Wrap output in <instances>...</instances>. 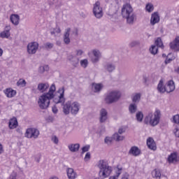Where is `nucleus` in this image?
Instances as JSON below:
<instances>
[{"label":"nucleus","instance_id":"f257e3e1","mask_svg":"<svg viewBox=\"0 0 179 179\" xmlns=\"http://www.w3.org/2000/svg\"><path fill=\"white\" fill-rule=\"evenodd\" d=\"M55 90H57L55 84H52L49 88L48 92L43 94L39 97L38 104L41 110L48 108V106H50V101L52 100V99H53V101L55 104L65 103V98L64 97L65 87H62L58 90V93H59V96H54Z\"/></svg>","mask_w":179,"mask_h":179},{"label":"nucleus","instance_id":"f03ea898","mask_svg":"<svg viewBox=\"0 0 179 179\" xmlns=\"http://www.w3.org/2000/svg\"><path fill=\"white\" fill-rule=\"evenodd\" d=\"M122 15L127 19V24L132 25L136 21V15L134 13V8L129 3L124 4L122 8Z\"/></svg>","mask_w":179,"mask_h":179},{"label":"nucleus","instance_id":"7ed1b4c3","mask_svg":"<svg viewBox=\"0 0 179 179\" xmlns=\"http://www.w3.org/2000/svg\"><path fill=\"white\" fill-rule=\"evenodd\" d=\"M160 118H162V112H160V110L156 109L154 113L152 112L148 113L144 118V124L151 127H157L160 124Z\"/></svg>","mask_w":179,"mask_h":179},{"label":"nucleus","instance_id":"20e7f679","mask_svg":"<svg viewBox=\"0 0 179 179\" xmlns=\"http://www.w3.org/2000/svg\"><path fill=\"white\" fill-rule=\"evenodd\" d=\"M121 92L118 90H110L105 96V103L106 104H113L117 103L121 99Z\"/></svg>","mask_w":179,"mask_h":179},{"label":"nucleus","instance_id":"39448f33","mask_svg":"<svg viewBox=\"0 0 179 179\" xmlns=\"http://www.w3.org/2000/svg\"><path fill=\"white\" fill-rule=\"evenodd\" d=\"M98 166L100 169L99 173L100 177H103V178L110 177V174H111V172L113 171V168L108 166L107 162L104 160H100Z\"/></svg>","mask_w":179,"mask_h":179},{"label":"nucleus","instance_id":"423d86ee","mask_svg":"<svg viewBox=\"0 0 179 179\" xmlns=\"http://www.w3.org/2000/svg\"><path fill=\"white\" fill-rule=\"evenodd\" d=\"M40 135V131L36 128L27 129L25 133V137L28 138H33L34 139H37Z\"/></svg>","mask_w":179,"mask_h":179},{"label":"nucleus","instance_id":"0eeeda50","mask_svg":"<svg viewBox=\"0 0 179 179\" xmlns=\"http://www.w3.org/2000/svg\"><path fill=\"white\" fill-rule=\"evenodd\" d=\"M93 13L96 19L103 17V8L100 6V1H96L94 4Z\"/></svg>","mask_w":179,"mask_h":179},{"label":"nucleus","instance_id":"6e6552de","mask_svg":"<svg viewBox=\"0 0 179 179\" xmlns=\"http://www.w3.org/2000/svg\"><path fill=\"white\" fill-rule=\"evenodd\" d=\"M38 50V43L31 42L27 45V52L28 54L33 55L37 52Z\"/></svg>","mask_w":179,"mask_h":179},{"label":"nucleus","instance_id":"1a4fd4ad","mask_svg":"<svg viewBox=\"0 0 179 179\" xmlns=\"http://www.w3.org/2000/svg\"><path fill=\"white\" fill-rule=\"evenodd\" d=\"M101 58V52L97 49L92 50V56L91 57V61L92 64H97Z\"/></svg>","mask_w":179,"mask_h":179},{"label":"nucleus","instance_id":"9d476101","mask_svg":"<svg viewBox=\"0 0 179 179\" xmlns=\"http://www.w3.org/2000/svg\"><path fill=\"white\" fill-rule=\"evenodd\" d=\"M116 68L115 64L113 62H106L103 65V69H105L106 72H108V73H113Z\"/></svg>","mask_w":179,"mask_h":179},{"label":"nucleus","instance_id":"9b49d317","mask_svg":"<svg viewBox=\"0 0 179 179\" xmlns=\"http://www.w3.org/2000/svg\"><path fill=\"white\" fill-rule=\"evenodd\" d=\"M108 113L105 108L101 109L99 112V122L103 123L107 121Z\"/></svg>","mask_w":179,"mask_h":179},{"label":"nucleus","instance_id":"f8f14e48","mask_svg":"<svg viewBox=\"0 0 179 179\" xmlns=\"http://www.w3.org/2000/svg\"><path fill=\"white\" fill-rule=\"evenodd\" d=\"M80 105L78 102H73L71 103V113L73 115H76L79 113Z\"/></svg>","mask_w":179,"mask_h":179},{"label":"nucleus","instance_id":"ddd939ff","mask_svg":"<svg viewBox=\"0 0 179 179\" xmlns=\"http://www.w3.org/2000/svg\"><path fill=\"white\" fill-rule=\"evenodd\" d=\"M10 25L6 26L1 33H0V37L1 38H9L10 37Z\"/></svg>","mask_w":179,"mask_h":179},{"label":"nucleus","instance_id":"4468645a","mask_svg":"<svg viewBox=\"0 0 179 179\" xmlns=\"http://www.w3.org/2000/svg\"><path fill=\"white\" fill-rule=\"evenodd\" d=\"M169 47L171 50L179 51V36H176L174 41L170 43Z\"/></svg>","mask_w":179,"mask_h":179},{"label":"nucleus","instance_id":"2eb2a0df","mask_svg":"<svg viewBox=\"0 0 179 179\" xmlns=\"http://www.w3.org/2000/svg\"><path fill=\"white\" fill-rule=\"evenodd\" d=\"M50 88V84L48 83H41L38 85L37 89L41 93H44L47 92Z\"/></svg>","mask_w":179,"mask_h":179},{"label":"nucleus","instance_id":"dca6fc26","mask_svg":"<svg viewBox=\"0 0 179 179\" xmlns=\"http://www.w3.org/2000/svg\"><path fill=\"white\" fill-rule=\"evenodd\" d=\"M147 145L148 149H150L151 150H156V149H157V147L156 146V143L152 137H150L147 139Z\"/></svg>","mask_w":179,"mask_h":179},{"label":"nucleus","instance_id":"f3484780","mask_svg":"<svg viewBox=\"0 0 179 179\" xmlns=\"http://www.w3.org/2000/svg\"><path fill=\"white\" fill-rule=\"evenodd\" d=\"M159 22H160L159 13L157 12L152 13L150 19V24L152 26H155V24H156V23H159Z\"/></svg>","mask_w":179,"mask_h":179},{"label":"nucleus","instance_id":"a211bd4d","mask_svg":"<svg viewBox=\"0 0 179 179\" xmlns=\"http://www.w3.org/2000/svg\"><path fill=\"white\" fill-rule=\"evenodd\" d=\"M3 93L8 99H12V97H15V96H16V90H12V88H7L4 90Z\"/></svg>","mask_w":179,"mask_h":179},{"label":"nucleus","instance_id":"6ab92c4d","mask_svg":"<svg viewBox=\"0 0 179 179\" xmlns=\"http://www.w3.org/2000/svg\"><path fill=\"white\" fill-rule=\"evenodd\" d=\"M166 93H171L176 90V84L173 80H169L166 87Z\"/></svg>","mask_w":179,"mask_h":179},{"label":"nucleus","instance_id":"aec40b11","mask_svg":"<svg viewBox=\"0 0 179 179\" xmlns=\"http://www.w3.org/2000/svg\"><path fill=\"white\" fill-rule=\"evenodd\" d=\"M69 150L72 153H75L76 152H79V149L80 148V144L79 143H71L68 145Z\"/></svg>","mask_w":179,"mask_h":179},{"label":"nucleus","instance_id":"412c9836","mask_svg":"<svg viewBox=\"0 0 179 179\" xmlns=\"http://www.w3.org/2000/svg\"><path fill=\"white\" fill-rule=\"evenodd\" d=\"M70 34H71V28H67L63 36L64 43H66V45L71 43V38H69Z\"/></svg>","mask_w":179,"mask_h":179},{"label":"nucleus","instance_id":"4be33fe9","mask_svg":"<svg viewBox=\"0 0 179 179\" xmlns=\"http://www.w3.org/2000/svg\"><path fill=\"white\" fill-rule=\"evenodd\" d=\"M69 61L74 68H78L79 65V59L73 55L69 56Z\"/></svg>","mask_w":179,"mask_h":179},{"label":"nucleus","instance_id":"5701e85b","mask_svg":"<svg viewBox=\"0 0 179 179\" xmlns=\"http://www.w3.org/2000/svg\"><path fill=\"white\" fill-rule=\"evenodd\" d=\"M129 155H132L133 156H139L141 155V149L138 148L137 146H132L129 151Z\"/></svg>","mask_w":179,"mask_h":179},{"label":"nucleus","instance_id":"b1692460","mask_svg":"<svg viewBox=\"0 0 179 179\" xmlns=\"http://www.w3.org/2000/svg\"><path fill=\"white\" fill-rule=\"evenodd\" d=\"M169 163H177L178 162V157L177 155V152L171 153L168 157Z\"/></svg>","mask_w":179,"mask_h":179},{"label":"nucleus","instance_id":"393cba45","mask_svg":"<svg viewBox=\"0 0 179 179\" xmlns=\"http://www.w3.org/2000/svg\"><path fill=\"white\" fill-rule=\"evenodd\" d=\"M157 89L159 93H161V94L166 93V87L164 86L163 80H159Z\"/></svg>","mask_w":179,"mask_h":179},{"label":"nucleus","instance_id":"a878e982","mask_svg":"<svg viewBox=\"0 0 179 179\" xmlns=\"http://www.w3.org/2000/svg\"><path fill=\"white\" fill-rule=\"evenodd\" d=\"M10 20L13 24L17 26V24H19V20H20V17L19 15L13 14L10 15Z\"/></svg>","mask_w":179,"mask_h":179},{"label":"nucleus","instance_id":"bb28decb","mask_svg":"<svg viewBox=\"0 0 179 179\" xmlns=\"http://www.w3.org/2000/svg\"><path fill=\"white\" fill-rule=\"evenodd\" d=\"M8 127L10 129H15L17 127V119L16 117H13L10 120L8 123Z\"/></svg>","mask_w":179,"mask_h":179},{"label":"nucleus","instance_id":"cd10ccee","mask_svg":"<svg viewBox=\"0 0 179 179\" xmlns=\"http://www.w3.org/2000/svg\"><path fill=\"white\" fill-rule=\"evenodd\" d=\"M63 113L65 115H68L71 113V101H68L64 105Z\"/></svg>","mask_w":179,"mask_h":179},{"label":"nucleus","instance_id":"c85d7f7f","mask_svg":"<svg viewBox=\"0 0 179 179\" xmlns=\"http://www.w3.org/2000/svg\"><path fill=\"white\" fill-rule=\"evenodd\" d=\"M68 178L69 179H75L76 178V172L73 171V169L69 168L66 171Z\"/></svg>","mask_w":179,"mask_h":179},{"label":"nucleus","instance_id":"c756f323","mask_svg":"<svg viewBox=\"0 0 179 179\" xmlns=\"http://www.w3.org/2000/svg\"><path fill=\"white\" fill-rule=\"evenodd\" d=\"M141 93H136L131 96L133 103L136 104L141 101Z\"/></svg>","mask_w":179,"mask_h":179},{"label":"nucleus","instance_id":"7c9ffc66","mask_svg":"<svg viewBox=\"0 0 179 179\" xmlns=\"http://www.w3.org/2000/svg\"><path fill=\"white\" fill-rule=\"evenodd\" d=\"M129 111L130 114H135V113L138 111V106H136V103H131L129 106Z\"/></svg>","mask_w":179,"mask_h":179},{"label":"nucleus","instance_id":"2f4dec72","mask_svg":"<svg viewBox=\"0 0 179 179\" xmlns=\"http://www.w3.org/2000/svg\"><path fill=\"white\" fill-rule=\"evenodd\" d=\"M101 89H103V85L96 83L92 84V90L94 92V93L100 92Z\"/></svg>","mask_w":179,"mask_h":179},{"label":"nucleus","instance_id":"473e14b6","mask_svg":"<svg viewBox=\"0 0 179 179\" xmlns=\"http://www.w3.org/2000/svg\"><path fill=\"white\" fill-rule=\"evenodd\" d=\"M113 138L114 141H116V142H120V141H124V139H125V137L124 136H121L118 133H115L113 135Z\"/></svg>","mask_w":179,"mask_h":179},{"label":"nucleus","instance_id":"72a5a7b5","mask_svg":"<svg viewBox=\"0 0 179 179\" xmlns=\"http://www.w3.org/2000/svg\"><path fill=\"white\" fill-rule=\"evenodd\" d=\"M145 10L146 12H148V13H152V12L155 10V6L152 3H148L145 6Z\"/></svg>","mask_w":179,"mask_h":179},{"label":"nucleus","instance_id":"f704fd0d","mask_svg":"<svg viewBox=\"0 0 179 179\" xmlns=\"http://www.w3.org/2000/svg\"><path fill=\"white\" fill-rule=\"evenodd\" d=\"M155 44L156 47H158L159 48H164V45H163V41H162L161 38H157L155 40Z\"/></svg>","mask_w":179,"mask_h":179},{"label":"nucleus","instance_id":"c9c22d12","mask_svg":"<svg viewBox=\"0 0 179 179\" xmlns=\"http://www.w3.org/2000/svg\"><path fill=\"white\" fill-rule=\"evenodd\" d=\"M122 173V168H117V171H116V175L114 176H110L109 179H117L121 173Z\"/></svg>","mask_w":179,"mask_h":179},{"label":"nucleus","instance_id":"e433bc0d","mask_svg":"<svg viewBox=\"0 0 179 179\" xmlns=\"http://www.w3.org/2000/svg\"><path fill=\"white\" fill-rule=\"evenodd\" d=\"M152 177H155V178H160V177H162V173H160V170L155 169L152 171Z\"/></svg>","mask_w":179,"mask_h":179},{"label":"nucleus","instance_id":"4c0bfd02","mask_svg":"<svg viewBox=\"0 0 179 179\" xmlns=\"http://www.w3.org/2000/svg\"><path fill=\"white\" fill-rule=\"evenodd\" d=\"M157 51H159V48L155 45H152L150 48V52L152 55H156V54H157Z\"/></svg>","mask_w":179,"mask_h":179},{"label":"nucleus","instance_id":"58836bf2","mask_svg":"<svg viewBox=\"0 0 179 179\" xmlns=\"http://www.w3.org/2000/svg\"><path fill=\"white\" fill-rule=\"evenodd\" d=\"M136 118L138 122L143 121V113L142 112H138L136 115Z\"/></svg>","mask_w":179,"mask_h":179},{"label":"nucleus","instance_id":"ea45409f","mask_svg":"<svg viewBox=\"0 0 179 179\" xmlns=\"http://www.w3.org/2000/svg\"><path fill=\"white\" fill-rule=\"evenodd\" d=\"M114 140V138H113V136L111 137L106 136L104 139V142L106 145H111L113 143V141Z\"/></svg>","mask_w":179,"mask_h":179},{"label":"nucleus","instance_id":"a19ab883","mask_svg":"<svg viewBox=\"0 0 179 179\" xmlns=\"http://www.w3.org/2000/svg\"><path fill=\"white\" fill-rule=\"evenodd\" d=\"M44 48H45V50H52V48H54V43L47 42L44 44Z\"/></svg>","mask_w":179,"mask_h":179},{"label":"nucleus","instance_id":"79ce46f5","mask_svg":"<svg viewBox=\"0 0 179 179\" xmlns=\"http://www.w3.org/2000/svg\"><path fill=\"white\" fill-rule=\"evenodd\" d=\"M170 55H171V53H169L168 55V56L166 57V59L165 60L166 65H167V64H170V62H171V61H174V59H176V57H174V56H173L171 58H169V57H170Z\"/></svg>","mask_w":179,"mask_h":179},{"label":"nucleus","instance_id":"37998d69","mask_svg":"<svg viewBox=\"0 0 179 179\" xmlns=\"http://www.w3.org/2000/svg\"><path fill=\"white\" fill-rule=\"evenodd\" d=\"M26 80H23V79H20L17 82V86H20L21 87H24V86H26Z\"/></svg>","mask_w":179,"mask_h":179},{"label":"nucleus","instance_id":"c03bdc74","mask_svg":"<svg viewBox=\"0 0 179 179\" xmlns=\"http://www.w3.org/2000/svg\"><path fill=\"white\" fill-rule=\"evenodd\" d=\"M141 44L139 41H133L129 43V47L134 48V47H138Z\"/></svg>","mask_w":179,"mask_h":179},{"label":"nucleus","instance_id":"a18cd8bd","mask_svg":"<svg viewBox=\"0 0 179 179\" xmlns=\"http://www.w3.org/2000/svg\"><path fill=\"white\" fill-rule=\"evenodd\" d=\"M80 65L83 68H87V65H89V62L87 59H85L80 61Z\"/></svg>","mask_w":179,"mask_h":179},{"label":"nucleus","instance_id":"49530a36","mask_svg":"<svg viewBox=\"0 0 179 179\" xmlns=\"http://www.w3.org/2000/svg\"><path fill=\"white\" fill-rule=\"evenodd\" d=\"M59 34V33H61V29L59 27H57L56 28L54 29L53 31H50V34L52 36H54V34Z\"/></svg>","mask_w":179,"mask_h":179},{"label":"nucleus","instance_id":"de8ad7c7","mask_svg":"<svg viewBox=\"0 0 179 179\" xmlns=\"http://www.w3.org/2000/svg\"><path fill=\"white\" fill-rule=\"evenodd\" d=\"M173 122H174V124H179V115H175L173 116Z\"/></svg>","mask_w":179,"mask_h":179},{"label":"nucleus","instance_id":"09e8293b","mask_svg":"<svg viewBox=\"0 0 179 179\" xmlns=\"http://www.w3.org/2000/svg\"><path fill=\"white\" fill-rule=\"evenodd\" d=\"M90 149V145H87L82 148V153H85V152H89V150Z\"/></svg>","mask_w":179,"mask_h":179},{"label":"nucleus","instance_id":"8fccbe9b","mask_svg":"<svg viewBox=\"0 0 179 179\" xmlns=\"http://www.w3.org/2000/svg\"><path fill=\"white\" fill-rule=\"evenodd\" d=\"M17 178V173L13 172L9 177V179H16Z\"/></svg>","mask_w":179,"mask_h":179},{"label":"nucleus","instance_id":"3c124183","mask_svg":"<svg viewBox=\"0 0 179 179\" xmlns=\"http://www.w3.org/2000/svg\"><path fill=\"white\" fill-rule=\"evenodd\" d=\"M52 141L54 142L55 145H58V142H59L57 136H53L52 137Z\"/></svg>","mask_w":179,"mask_h":179},{"label":"nucleus","instance_id":"603ef678","mask_svg":"<svg viewBox=\"0 0 179 179\" xmlns=\"http://www.w3.org/2000/svg\"><path fill=\"white\" fill-rule=\"evenodd\" d=\"M143 83H144L146 86H149V78H148V77H143Z\"/></svg>","mask_w":179,"mask_h":179},{"label":"nucleus","instance_id":"864d4df0","mask_svg":"<svg viewBox=\"0 0 179 179\" xmlns=\"http://www.w3.org/2000/svg\"><path fill=\"white\" fill-rule=\"evenodd\" d=\"M83 55V50H77L76 51V55H77L78 57H80V55Z\"/></svg>","mask_w":179,"mask_h":179},{"label":"nucleus","instance_id":"5fc2aeb1","mask_svg":"<svg viewBox=\"0 0 179 179\" xmlns=\"http://www.w3.org/2000/svg\"><path fill=\"white\" fill-rule=\"evenodd\" d=\"M84 160L85 162H87L88 160H90V152L86 153Z\"/></svg>","mask_w":179,"mask_h":179},{"label":"nucleus","instance_id":"6e6d98bb","mask_svg":"<svg viewBox=\"0 0 179 179\" xmlns=\"http://www.w3.org/2000/svg\"><path fill=\"white\" fill-rule=\"evenodd\" d=\"M119 135H122V134H125V129L120 128L118 130Z\"/></svg>","mask_w":179,"mask_h":179},{"label":"nucleus","instance_id":"4d7b16f0","mask_svg":"<svg viewBox=\"0 0 179 179\" xmlns=\"http://www.w3.org/2000/svg\"><path fill=\"white\" fill-rule=\"evenodd\" d=\"M129 178V174L128 173H125L122 175V179H128Z\"/></svg>","mask_w":179,"mask_h":179},{"label":"nucleus","instance_id":"13d9d810","mask_svg":"<svg viewBox=\"0 0 179 179\" xmlns=\"http://www.w3.org/2000/svg\"><path fill=\"white\" fill-rule=\"evenodd\" d=\"M174 134L177 138H179V129L178 128L175 129Z\"/></svg>","mask_w":179,"mask_h":179},{"label":"nucleus","instance_id":"bf43d9fd","mask_svg":"<svg viewBox=\"0 0 179 179\" xmlns=\"http://www.w3.org/2000/svg\"><path fill=\"white\" fill-rule=\"evenodd\" d=\"M39 72H40V73H44V72H45L44 66L39 67Z\"/></svg>","mask_w":179,"mask_h":179},{"label":"nucleus","instance_id":"052dcab7","mask_svg":"<svg viewBox=\"0 0 179 179\" xmlns=\"http://www.w3.org/2000/svg\"><path fill=\"white\" fill-rule=\"evenodd\" d=\"M52 113H54V114H57V113H58V109L57 108V107H52Z\"/></svg>","mask_w":179,"mask_h":179},{"label":"nucleus","instance_id":"680f3d73","mask_svg":"<svg viewBox=\"0 0 179 179\" xmlns=\"http://www.w3.org/2000/svg\"><path fill=\"white\" fill-rule=\"evenodd\" d=\"M41 159V155H40L38 157L35 158V162H36V163H40Z\"/></svg>","mask_w":179,"mask_h":179},{"label":"nucleus","instance_id":"e2e57ef3","mask_svg":"<svg viewBox=\"0 0 179 179\" xmlns=\"http://www.w3.org/2000/svg\"><path fill=\"white\" fill-rule=\"evenodd\" d=\"M2 153H3V146L0 143V155H2Z\"/></svg>","mask_w":179,"mask_h":179},{"label":"nucleus","instance_id":"0e129e2a","mask_svg":"<svg viewBox=\"0 0 179 179\" xmlns=\"http://www.w3.org/2000/svg\"><path fill=\"white\" fill-rule=\"evenodd\" d=\"M72 33L74 36H78V29H75L73 31H72Z\"/></svg>","mask_w":179,"mask_h":179},{"label":"nucleus","instance_id":"69168bd1","mask_svg":"<svg viewBox=\"0 0 179 179\" xmlns=\"http://www.w3.org/2000/svg\"><path fill=\"white\" fill-rule=\"evenodd\" d=\"M3 54V50H2V48H0V57H2Z\"/></svg>","mask_w":179,"mask_h":179},{"label":"nucleus","instance_id":"338daca9","mask_svg":"<svg viewBox=\"0 0 179 179\" xmlns=\"http://www.w3.org/2000/svg\"><path fill=\"white\" fill-rule=\"evenodd\" d=\"M56 44H57V45H59V46H61V44H62L61 41H56Z\"/></svg>","mask_w":179,"mask_h":179},{"label":"nucleus","instance_id":"774afa93","mask_svg":"<svg viewBox=\"0 0 179 179\" xmlns=\"http://www.w3.org/2000/svg\"><path fill=\"white\" fill-rule=\"evenodd\" d=\"M43 68L45 69V71H48L49 68H48V66H43Z\"/></svg>","mask_w":179,"mask_h":179}]
</instances>
